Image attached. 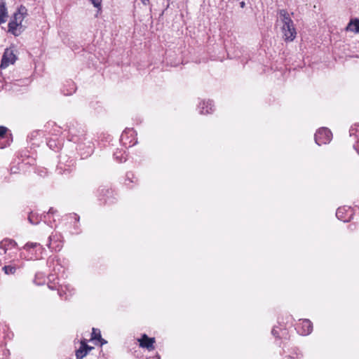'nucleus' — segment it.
<instances>
[{
  "mask_svg": "<svg viewBox=\"0 0 359 359\" xmlns=\"http://www.w3.org/2000/svg\"><path fill=\"white\" fill-rule=\"evenodd\" d=\"M239 6L241 8H244L246 6V4L244 1H241L240 3H239Z\"/></svg>",
  "mask_w": 359,
  "mask_h": 359,
  "instance_id": "nucleus-48",
  "label": "nucleus"
},
{
  "mask_svg": "<svg viewBox=\"0 0 359 359\" xmlns=\"http://www.w3.org/2000/svg\"><path fill=\"white\" fill-rule=\"evenodd\" d=\"M77 154L81 159H85L90 156L94 152V144L92 140L87 136L83 140H80L78 142H75Z\"/></svg>",
  "mask_w": 359,
  "mask_h": 359,
  "instance_id": "nucleus-5",
  "label": "nucleus"
},
{
  "mask_svg": "<svg viewBox=\"0 0 359 359\" xmlns=\"http://www.w3.org/2000/svg\"><path fill=\"white\" fill-rule=\"evenodd\" d=\"M346 30L359 34V18L351 19L346 27Z\"/></svg>",
  "mask_w": 359,
  "mask_h": 359,
  "instance_id": "nucleus-26",
  "label": "nucleus"
},
{
  "mask_svg": "<svg viewBox=\"0 0 359 359\" xmlns=\"http://www.w3.org/2000/svg\"><path fill=\"white\" fill-rule=\"evenodd\" d=\"M140 1L142 3V4H144V6L149 5L150 3L149 0H140Z\"/></svg>",
  "mask_w": 359,
  "mask_h": 359,
  "instance_id": "nucleus-49",
  "label": "nucleus"
},
{
  "mask_svg": "<svg viewBox=\"0 0 359 359\" xmlns=\"http://www.w3.org/2000/svg\"><path fill=\"white\" fill-rule=\"evenodd\" d=\"M54 237H55V236H49V237H48V243H47L46 245H47V247H48L49 249H53V248H54V247H52V246H51L52 241H53V238H54Z\"/></svg>",
  "mask_w": 359,
  "mask_h": 359,
  "instance_id": "nucleus-44",
  "label": "nucleus"
},
{
  "mask_svg": "<svg viewBox=\"0 0 359 359\" xmlns=\"http://www.w3.org/2000/svg\"><path fill=\"white\" fill-rule=\"evenodd\" d=\"M22 248L28 253L27 256H25L27 259H39L45 250L44 248L40 243L34 242H27Z\"/></svg>",
  "mask_w": 359,
  "mask_h": 359,
  "instance_id": "nucleus-7",
  "label": "nucleus"
},
{
  "mask_svg": "<svg viewBox=\"0 0 359 359\" xmlns=\"http://www.w3.org/2000/svg\"><path fill=\"white\" fill-rule=\"evenodd\" d=\"M332 139L331 130L326 127H321L316 132L314 140L316 144L321 146L329 144Z\"/></svg>",
  "mask_w": 359,
  "mask_h": 359,
  "instance_id": "nucleus-8",
  "label": "nucleus"
},
{
  "mask_svg": "<svg viewBox=\"0 0 359 359\" xmlns=\"http://www.w3.org/2000/svg\"><path fill=\"white\" fill-rule=\"evenodd\" d=\"M13 337L12 332L9 330L8 327L3 323H0V346L6 344V340L11 339Z\"/></svg>",
  "mask_w": 359,
  "mask_h": 359,
  "instance_id": "nucleus-17",
  "label": "nucleus"
},
{
  "mask_svg": "<svg viewBox=\"0 0 359 359\" xmlns=\"http://www.w3.org/2000/svg\"><path fill=\"white\" fill-rule=\"evenodd\" d=\"M57 212V210L56 209H55L54 208H50V209L48 210V211L47 212H43V218L44 219H46V217L48 216L49 215H55Z\"/></svg>",
  "mask_w": 359,
  "mask_h": 359,
  "instance_id": "nucleus-39",
  "label": "nucleus"
},
{
  "mask_svg": "<svg viewBox=\"0 0 359 359\" xmlns=\"http://www.w3.org/2000/svg\"><path fill=\"white\" fill-rule=\"evenodd\" d=\"M107 343V341L105 340L104 339H103L102 337H101V339H100L99 340L97 341V342H95V345L97 346H102L103 345L106 344Z\"/></svg>",
  "mask_w": 359,
  "mask_h": 359,
  "instance_id": "nucleus-42",
  "label": "nucleus"
},
{
  "mask_svg": "<svg viewBox=\"0 0 359 359\" xmlns=\"http://www.w3.org/2000/svg\"><path fill=\"white\" fill-rule=\"evenodd\" d=\"M278 14L280 18L283 25H290L294 23L289 13L285 9H280L278 11Z\"/></svg>",
  "mask_w": 359,
  "mask_h": 359,
  "instance_id": "nucleus-23",
  "label": "nucleus"
},
{
  "mask_svg": "<svg viewBox=\"0 0 359 359\" xmlns=\"http://www.w3.org/2000/svg\"><path fill=\"white\" fill-rule=\"evenodd\" d=\"M12 142V134H10V137H3L2 139L0 138V149L6 148V147L9 146Z\"/></svg>",
  "mask_w": 359,
  "mask_h": 359,
  "instance_id": "nucleus-32",
  "label": "nucleus"
},
{
  "mask_svg": "<svg viewBox=\"0 0 359 359\" xmlns=\"http://www.w3.org/2000/svg\"><path fill=\"white\" fill-rule=\"evenodd\" d=\"M92 349L93 347L88 345L86 339L81 340L79 348L76 351V359H83Z\"/></svg>",
  "mask_w": 359,
  "mask_h": 359,
  "instance_id": "nucleus-18",
  "label": "nucleus"
},
{
  "mask_svg": "<svg viewBox=\"0 0 359 359\" xmlns=\"http://www.w3.org/2000/svg\"><path fill=\"white\" fill-rule=\"evenodd\" d=\"M57 293L61 298H63L64 295H65V299H67L66 292L64 291L62 288L57 289Z\"/></svg>",
  "mask_w": 359,
  "mask_h": 359,
  "instance_id": "nucleus-43",
  "label": "nucleus"
},
{
  "mask_svg": "<svg viewBox=\"0 0 359 359\" xmlns=\"http://www.w3.org/2000/svg\"><path fill=\"white\" fill-rule=\"evenodd\" d=\"M3 7H6V2L4 0H0V11L3 8Z\"/></svg>",
  "mask_w": 359,
  "mask_h": 359,
  "instance_id": "nucleus-47",
  "label": "nucleus"
},
{
  "mask_svg": "<svg viewBox=\"0 0 359 359\" xmlns=\"http://www.w3.org/2000/svg\"><path fill=\"white\" fill-rule=\"evenodd\" d=\"M353 210L351 206H342L337 208L336 211V217L338 219L344 222H348L353 217Z\"/></svg>",
  "mask_w": 359,
  "mask_h": 359,
  "instance_id": "nucleus-10",
  "label": "nucleus"
},
{
  "mask_svg": "<svg viewBox=\"0 0 359 359\" xmlns=\"http://www.w3.org/2000/svg\"><path fill=\"white\" fill-rule=\"evenodd\" d=\"M62 140L57 137L49 138L46 140V145L53 151H58L61 149L62 146Z\"/></svg>",
  "mask_w": 359,
  "mask_h": 359,
  "instance_id": "nucleus-20",
  "label": "nucleus"
},
{
  "mask_svg": "<svg viewBox=\"0 0 359 359\" xmlns=\"http://www.w3.org/2000/svg\"><path fill=\"white\" fill-rule=\"evenodd\" d=\"M197 109L200 114L205 115L212 114L215 111L214 102L211 100H201L197 105Z\"/></svg>",
  "mask_w": 359,
  "mask_h": 359,
  "instance_id": "nucleus-12",
  "label": "nucleus"
},
{
  "mask_svg": "<svg viewBox=\"0 0 359 359\" xmlns=\"http://www.w3.org/2000/svg\"><path fill=\"white\" fill-rule=\"evenodd\" d=\"M297 332L302 335L307 336L313 331V323L309 319H302L296 327Z\"/></svg>",
  "mask_w": 359,
  "mask_h": 359,
  "instance_id": "nucleus-14",
  "label": "nucleus"
},
{
  "mask_svg": "<svg viewBox=\"0 0 359 359\" xmlns=\"http://www.w3.org/2000/svg\"><path fill=\"white\" fill-rule=\"evenodd\" d=\"M154 359H161V355L158 353H156L154 357Z\"/></svg>",
  "mask_w": 359,
  "mask_h": 359,
  "instance_id": "nucleus-51",
  "label": "nucleus"
},
{
  "mask_svg": "<svg viewBox=\"0 0 359 359\" xmlns=\"http://www.w3.org/2000/svg\"><path fill=\"white\" fill-rule=\"evenodd\" d=\"M34 161H35L34 158H32L30 161H29L27 162V163L32 165V164H34Z\"/></svg>",
  "mask_w": 359,
  "mask_h": 359,
  "instance_id": "nucleus-50",
  "label": "nucleus"
},
{
  "mask_svg": "<svg viewBox=\"0 0 359 359\" xmlns=\"http://www.w3.org/2000/svg\"><path fill=\"white\" fill-rule=\"evenodd\" d=\"M47 264L49 267L53 268V271L56 275H58V273L62 269V266L60 263V260L55 257H49L47 260Z\"/></svg>",
  "mask_w": 359,
  "mask_h": 359,
  "instance_id": "nucleus-24",
  "label": "nucleus"
},
{
  "mask_svg": "<svg viewBox=\"0 0 359 359\" xmlns=\"http://www.w3.org/2000/svg\"><path fill=\"white\" fill-rule=\"evenodd\" d=\"M137 182H138V179L135 176V175L133 172L128 171L126 172L124 184L128 189H133L134 185L137 184Z\"/></svg>",
  "mask_w": 359,
  "mask_h": 359,
  "instance_id": "nucleus-21",
  "label": "nucleus"
},
{
  "mask_svg": "<svg viewBox=\"0 0 359 359\" xmlns=\"http://www.w3.org/2000/svg\"><path fill=\"white\" fill-rule=\"evenodd\" d=\"M272 335L278 339H287L288 332L286 328H278L277 326H274L271 330Z\"/></svg>",
  "mask_w": 359,
  "mask_h": 359,
  "instance_id": "nucleus-25",
  "label": "nucleus"
},
{
  "mask_svg": "<svg viewBox=\"0 0 359 359\" xmlns=\"http://www.w3.org/2000/svg\"><path fill=\"white\" fill-rule=\"evenodd\" d=\"M8 18V10L6 7H3L0 11V24L6 22Z\"/></svg>",
  "mask_w": 359,
  "mask_h": 359,
  "instance_id": "nucleus-34",
  "label": "nucleus"
},
{
  "mask_svg": "<svg viewBox=\"0 0 359 359\" xmlns=\"http://www.w3.org/2000/svg\"><path fill=\"white\" fill-rule=\"evenodd\" d=\"M76 83L72 80L69 79L65 81L63 83L61 88V93L65 96H69L73 95L76 92Z\"/></svg>",
  "mask_w": 359,
  "mask_h": 359,
  "instance_id": "nucleus-19",
  "label": "nucleus"
},
{
  "mask_svg": "<svg viewBox=\"0 0 359 359\" xmlns=\"http://www.w3.org/2000/svg\"><path fill=\"white\" fill-rule=\"evenodd\" d=\"M43 134L42 130H34L27 135V141L32 146L39 145V137Z\"/></svg>",
  "mask_w": 359,
  "mask_h": 359,
  "instance_id": "nucleus-22",
  "label": "nucleus"
},
{
  "mask_svg": "<svg viewBox=\"0 0 359 359\" xmlns=\"http://www.w3.org/2000/svg\"><path fill=\"white\" fill-rule=\"evenodd\" d=\"M289 345L283 344V351L284 353H288L283 359H302L303 355L300 350L297 347H292L290 349L288 348Z\"/></svg>",
  "mask_w": 359,
  "mask_h": 359,
  "instance_id": "nucleus-16",
  "label": "nucleus"
},
{
  "mask_svg": "<svg viewBox=\"0 0 359 359\" xmlns=\"http://www.w3.org/2000/svg\"><path fill=\"white\" fill-rule=\"evenodd\" d=\"M350 137L355 140H359V123H356L351 126L349 130Z\"/></svg>",
  "mask_w": 359,
  "mask_h": 359,
  "instance_id": "nucleus-31",
  "label": "nucleus"
},
{
  "mask_svg": "<svg viewBox=\"0 0 359 359\" xmlns=\"http://www.w3.org/2000/svg\"><path fill=\"white\" fill-rule=\"evenodd\" d=\"M48 287L50 290H57L60 288V285H59V283L58 282H51V283H48Z\"/></svg>",
  "mask_w": 359,
  "mask_h": 359,
  "instance_id": "nucleus-38",
  "label": "nucleus"
},
{
  "mask_svg": "<svg viewBox=\"0 0 359 359\" xmlns=\"http://www.w3.org/2000/svg\"><path fill=\"white\" fill-rule=\"evenodd\" d=\"M2 269L7 275L14 274L16 271V268L11 265H5Z\"/></svg>",
  "mask_w": 359,
  "mask_h": 359,
  "instance_id": "nucleus-36",
  "label": "nucleus"
},
{
  "mask_svg": "<svg viewBox=\"0 0 359 359\" xmlns=\"http://www.w3.org/2000/svg\"><path fill=\"white\" fill-rule=\"evenodd\" d=\"M44 219L43 214L38 215L36 213H34L33 212H30L28 215V221L32 224H38L40 221Z\"/></svg>",
  "mask_w": 359,
  "mask_h": 359,
  "instance_id": "nucleus-29",
  "label": "nucleus"
},
{
  "mask_svg": "<svg viewBox=\"0 0 359 359\" xmlns=\"http://www.w3.org/2000/svg\"><path fill=\"white\" fill-rule=\"evenodd\" d=\"M27 15V8L23 5L19 6L8 24V32L15 36H20L24 30L22 23Z\"/></svg>",
  "mask_w": 359,
  "mask_h": 359,
  "instance_id": "nucleus-1",
  "label": "nucleus"
},
{
  "mask_svg": "<svg viewBox=\"0 0 359 359\" xmlns=\"http://www.w3.org/2000/svg\"><path fill=\"white\" fill-rule=\"evenodd\" d=\"M10 134L11 133H9L8 128L4 126H0V138L10 137Z\"/></svg>",
  "mask_w": 359,
  "mask_h": 359,
  "instance_id": "nucleus-35",
  "label": "nucleus"
},
{
  "mask_svg": "<svg viewBox=\"0 0 359 359\" xmlns=\"http://www.w3.org/2000/svg\"><path fill=\"white\" fill-rule=\"evenodd\" d=\"M18 168L15 167V166H12L11 168V174H15L18 172Z\"/></svg>",
  "mask_w": 359,
  "mask_h": 359,
  "instance_id": "nucleus-46",
  "label": "nucleus"
},
{
  "mask_svg": "<svg viewBox=\"0 0 359 359\" xmlns=\"http://www.w3.org/2000/svg\"><path fill=\"white\" fill-rule=\"evenodd\" d=\"M136 135L133 128H126L121 135L120 142L126 147H131L137 143V139H135Z\"/></svg>",
  "mask_w": 359,
  "mask_h": 359,
  "instance_id": "nucleus-9",
  "label": "nucleus"
},
{
  "mask_svg": "<svg viewBox=\"0 0 359 359\" xmlns=\"http://www.w3.org/2000/svg\"><path fill=\"white\" fill-rule=\"evenodd\" d=\"M101 337H102L101 331L97 328L93 327L92 329L90 340L94 341L95 343V342H97V340L101 339Z\"/></svg>",
  "mask_w": 359,
  "mask_h": 359,
  "instance_id": "nucleus-33",
  "label": "nucleus"
},
{
  "mask_svg": "<svg viewBox=\"0 0 359 359\" xmlns=\"http://www.w3.org/2000/svg\"><path fill=\"white\" fill-rule=\"evenodd\" d=\"M75 164L76 159L74 156L67 154H61L59 156V162L56 168V171L60 175L70 174Z\"/></svg>",
  "mask_w": 359,
  "mask_h": 359,
  "instance_id": "nucleus-4",
  "label": "nucleus"
},
{
  "mask_svg": "<svg viewBox=\"0 0 359 359\" xmlns=\"http://www.w3.org/2000/svg\"><path fill=\"white\" fill-rule=\"evenodd\" d=\"M10 355V351L8 349H3L2 350V353H1L0 355V358L1 359H7L8 357Z\"/></svg>",
  "mask_w": 359,
  "mask_h": 359,
  "instance_id": "nucleus-41",
  "label": "nucleus"
},
{
  "mask_svg": "<svg viewBox=\"0 0 359 359\" xmlns=\"http://www.w3.org/2000/svg\"><path fill=\"white\" fill-rule=\"evenodd\" d=\"M93 6L98 10H101L102 0H89Z\"/></svg>",
  "mask_w": 359,
  "mask_h": 359,
  "instance_id": "nucleus-37",
  "label": "nucleus"
},
{
  "mask_svg": "<svg viewBox=\"0 0 359 359\" xmlns=\"http://www.w3.org/2000/svg\"><path fill=\"white\" fill-rule=\"evenodd\" d=\"M353 149L359 154V140H355V143L353 144Z\"/></svg>",
  "mask_w": 359,
  "mask_h": 359,
  "instance_id": "nucleus-45",
  "label": "nucleus"
},
{
  "mask_svg": "<svg viewBox=\"0 0 359 359\" xmlns=\"http://www.w3.org/2000/svg\"><path fill=\"white\" fill-rule=\"evenodd\" d=\"M96 196L100 205H112L118 201L117 194L111 187L102 185L96 191Z\"/></svg>",
  "mask_w": 359,
  "mask_h": 359,
  "instance_id": "nucleus-2",
  "label": "nucleus"
},
{
  "mask_svg": "<svg viewBox=\"0 0 359 359\" xmlns=\"http://www.w3.org/2000/svg\"><path fill=\"white\" fill-rule=\"evenodd\" d=\"M59 278H58V275H56V273H50L48 276V283H53V282H56V280H58Z\"/></svg>",
  "mask_w": 359,
  "mask_h": 359,
  "instance_id": "nucleus-40",
  "label": "nucleus"
},
{
  "mask_svg": "<svg viewBox=\"0 0 359 359\" xmlns=\"http://www.w3.org/2000/svg\"><path fill=\"white\" fill-rule=\"evenodd\" d=\"M283 38L286 43L293 41L297 36L296 29L294 23L283 25L282 28Z\"/></svg>",
  "mask_w": 359,
  "mask_h": 359,
  "instance_id": "nucleus-11",
  "label": "nucleus"
},
{
  "mask_svg": "<svg viewBox=\"0 0 359 359\" xmlns=\"http://www.w3.org/2000/svg\"><path fill=\"white\" fill-rule=\"evenodd\" d=\"M137 341L139 342V346L141 348H147L148 351H152L155 348V338L150 337L145 333L142 334L140 337L137 339Z\"/></svg>",
  "mask_w": 359,
  "mask_h": 359,
  "instance_id": "nucleus-15",
  "label": "nucleus"
},
{
  "mask_svg": "<svg viewBox=\"0 0 359 359\" xmlns=\"http://www.w3.org/2000/svg\"><path fill=\"white\" fill-rule=\"evenodd\" d=\"M64 219L69 224L68 229L72 235H79L81 233L80 216L78 214L75 212L67 214L64 216Z\"/></svg>",
  "mask_w": 359,
  "mask_h": 359,
  "instance_id": "nucleus-6",
  "label": "nucleus"
},
{
  "mask_svg": "<svg viewBox=\"0 0 359 359\" xmlns=\"http://www.w3.org/2000/svg\"><path fill=\"white\" fill-rule=\"evenodd\" d=\"M89 107L94 111L96 114H101L104 111L102 105L98 101H91L89 103Z\"/></svg>",
  "mask_w": 359,
  "mask_h": 359,
  "instance_id": "nucleus-30",
  "label": "nucleus"
},
{
  "mask_svg": "<svg viewBox=\"0 0 359 359\" xmlns=\"http://www.w3.org/2000/svg\"><path fill=\"white\" fill-rule=\"evenodd\" d=\"M16 246L17 243L11 238H4L0 243V248L4 249L5 252L8 249H12Z\"/></svg>",
  "mask_w": 359,
  "mask_h": 359,
  "instance_id": "nucleus-27",
  "label": "nucleus"
},
{
  "mask_svg": "<svg viewBox=\"0 0 359 359\" xmlns=\"http://www.w3.org/2000/svg\"><path fill=\"white\" fill-rule=\"evenodd\" d=\"M65 130H67V140L74 144L87 136L84 127L76 121H70L67 123Z\"/></svg>",
  "mask_w": 359,
  "mask_h": 359,
  "instance_id": "nucleus-3",
  "label": "nucleus"
},
{
  "mask_svg": "<svg viewBox=\"0 0 359 359\" xmlns=\"http://www.w3.org/2000/svg\"><path fill=\"white\" fill-rule=\"evenodd\" d=\"M114 158L118 162V163H123L126 161L127 160V155L125 150L117 149L116 151L114 152Z\"/></svg>",
  "mask_w": 359,
  "mask_h": 359,
  "instance_id": "nucleus-28",
  "label": "nucleus"
},
{
  "mask_svg": "<svg viewBox=\"0 0 359 359\" xmlns=\"http://www.w3.org/2000/svg\"><path fill=\"white\" fill-rule=\"evenodd\" d=\"M16 60L17 56L14 54L13 51L6 48L2 55L0 68H6L9 65L14 64Z\"/></svg>",
  "mask_w": 359,
  "mask_h": 359,
  "instance_id": "nucleus-13",
  "label": "nucleus"
}]
</instances>
